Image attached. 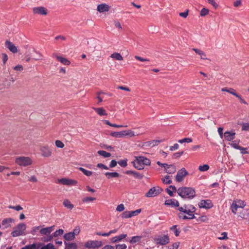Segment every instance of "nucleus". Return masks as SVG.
<instances>
[{
  "mask_svg": "<svg viewBox=\"0 0 249 249\" xmlns=\"http://www.w3.org/2000/svg\"><path fill=\"white\" fill-rule=\"evenodd\" d=\"M178 194L184 199H192L196 196V191L192 187H181L178 188Z\"/></svg>",
  "mask_w": 249,
  "mask_h": 249,
  "instance_id": "obj_1",
  "label": "nucleus"
},
{
  "mask_svg": "<svg viewBox=\"0 0 249 249\" xmlns=\"http://www.w3.org/2000/svg\"><path fill=\"white\" fill-rule=\"evenodd\" d=\"M150 163L149 159L142 156L136 157V160L132 161L135 168L138 170L143 169L144 165H149Z\"/></svg>",
  "mask_w": 249,
  "mask_h": 249,
  "instance_id": "obj_2",
  "label": "nucleus"
},
{
  "mask_svg": "<svg viewBox=\"0 0 249 249\" xmlns=\"http://www.w3.org/2000/svg\"><path fill=\"white\" fill-rule=\"evenodd\" d=\"M140 134L137 133L135 134V132L131 130H125L121 132H110V135L112 137H115V138H123L125 136H130V137H133L135 136H138Z\"/></svg>",
  "mask_w": 249,
  "mask_h": 249,
  "instance_id": "obj_3",
  "label": "nucleus"
},
{
  "mask_svg": "<svg viewBox=\"0 0 249 249\" xmlns=\"http://www.w3.org/2000/svg\"><path fill=\"white\" fill-rule=\"evenodd\" d=\"M26 226L24 223L18 224L14 228L13 231L11 232L13 237H17L25 234Z\"/></svg>",
  "mask_w": 249,
  "mask_h": 249,
  "instance_id": "obj_4",
  "label": "nucleus"
},
{
  "mask_svg": "<svg viewBox=\"0 0 249 249\" xmlns=\"http://www.w3.org/2000/svg\"><path fill=\"white\" fill-rule=\"evenodd\" d=\"M15 162L20 166H27L32 164L33 161L28 157L20 156L16 158Z\"/></svg>",
  "mask_w": 249,
  "mask_h": 249,
  "instance_id": "obj_5",
  "label": "nucleus"
},
{
  "mask_svg": "<svg viewBox=\"0 0 249 249\" xmlns=\"http://www.w3.org/2000/svg\"><path fill=\"white\" fill-rule=\"evenodd\" d=\"M246 206V203L245 201L241 199H236L233 200L231 207V209L232 212L236 214L237 211V208H243Z\"/></svg>",
  "mask_w": 249,
  "mask_h": 249,
  "instance_id": "obj_6",
  "label": "nucleus"
},
{
  "mask_svg": "<svg viewBox=\"0 0 249 249\" xmlns=\"http://www.w3.org/2000/svg\"><path fill=\"white\" fill-rule=\"evenodd\" d=\"M162 191V189L159 186L154 187L149 189L145 196L148 197H154L160 194Z\"/></svg>",
  "mask_w": 249,
  "mask_h": 249,
  "instance_id": "obj_7",
  "label": "nucleus"
},
{
  "mask_svg": "<svg viewBox=\"0 0 249 249\" xmlns=\"http://www.w3.org/2000/svg\"><path fill=\"white\" fill-rule=\"evenodd\" d=\"M103 244L101 241L89 240L85 244V247L88 249H95L101 247Z\"/></svg>",
  "mask_w": 249,
  "mask_h": 249,
  "instance_id": "obj_8",
  "label": "nucleus"
},
{
  "mask_svg": "<svg viewBox=\"0 0 249 249\" xmlns=\"http://www.w3.org/2000/svg\"><path fill=\"white\" fill-rule=\"evenodd\" d=\"M178 210L183 213H194L195 212L196 209L194 206L192 205L185 204L183 207H179Z\"/></svg>",
  "mask_w": 249,
  "mask_h": 249,
  "instance_id": "obj_9",
  "label": "nucleus"
},
{
  "mask_svg": "<svg viewBox=\"0 0 249 249\" xmlns=\"http://www.w3.org/2000/svg\"><path fill=\"white\" fill-rule=\"evenodd\" d=\"M155 243L157 245H165L169 243L170 239L167 235L163 236H159L154 239Z\"/></svg>",
  "mask_w": 249,
  "mask_h": 249,
  "instance_id": "obj_10",
  "label": "nucleus"
},
{
  "mask_svg": "<svg viewBox=\"0 0 249 249\" xmlns=\"http://www.w3.org/2000/svg\"><path fill=\"white\" fill-rule=\"evenodd\" d=\"M188 174V172L184 168L179 170L176 176V180L177 182H180L182 181L184 177Z\"/></svg>",
  "mask_w": 249,
  "mask_h": 249,
  "instance_id": "obj_11",
  "label": "nucleus"
},
{
  "mask_svg": "<svg viewBox=\"0 0 249 249\" xmlns=\"http://www.w3.org/2000/svg\"><path fill=\"white\" fill-rule=\"evenodd\" d=\"M57 183L66 185H75L77 183V181L75 180L71 179L62 178L61 179H58L57 180Z\"/></svg>",
  "mask_w": 249,
  "mask_h": 249,
  "instance_id": "obj_12",
  "label": "nucleus"
},
{
  "mask_svg": "<svg viewBox=\"0 0 249 249\" xmlns=\"http://www.w3.org/2000/svg\"><path fill=\"white\" fill-rule=\"evenodd\" d=\"M33 12L34 14L46 16L47 15L48 11L47 8L39 6L34 8L33 9Z\"/></svg>",
  "mask_w": 249,
  "mask_h": 249,
  "instance_id": "obj_13",
  "label": "nucleus"
},
{
  "mask_svg": "<svg viewBox=\"0 0 249 249\" xmlns=\"http://www.w3.org/2000/svg\"><path fill=\"white\" fill-rule=\"evenodd\" d=\"M198 206L199 208H205L206 209H210L213 207L212 201L209 199L201 200L199 202Z\"/></svg>",
  "mask_w": 249,
  "mask_h": 249,
  "instance_id": "obj_14",
  "label": "nucleus"
},
{
  "mask_svg": "<svg viewBox=\"0 0 249 249\" xmlns=\"http://www.w3.org/2000/svg\"><path fill=\"white\" fill-rule=\"evenodd\" d=\"M40 150L42 152V156L44 157H49L52 154L51 149L47 145L41 146Z\"/></svg>",
  "mask_w": 249,
  "mask_h": 249,
  "instance_id": "obj_15",
  "label": "nucleus"
},
{
  "mask_svg": "<svg viewBox=\"0 0 249 249\" xmlns=\"http://www.w3.org/2000/svg\"><path fill=\"white\" fill-rule=\"evenodd\" d=\"M14 222V220L12 218H7L4 219L0 225V228L5 229L11 227V224Z\"/></svg>",
  "mask_w": 249,
  "mask_h": 249,
  "instance_id": "obj_16",
  "label": "nucleus"
},
{
  "mask_svg": "<svg viewBox=\"0 0 249 249\" xmlns=\"http://www.w3.org/2000/svg\"><path fill=\"white\" fill-rule=\"evenodd\" d=\"M52 57L56 58L58 61H59L61 63H62L63 65L68 66L71 64L70 61L68 60L67 59L58 55L56 53H53Z\"/></svg>",
  "mask_w": 249,
  "mask_h": 249,
  "instance_id": "obj_17",
  "label": "nucleus"
},
{
  "mask_svg": "<svg viewBox=\"0 0 249 249\" xmlns=\"http://www.w3.org/2000/svg\"><path fill=\"white\" fill-rule=\"evenodd\" d=\"M5 47L8 48L13 53L18 52V49L16 46L11 42L7 40L5 42Z\"/></svg>",
  "mask_w": 249,
  "mask_h": 249,
  "instance_id": "obj_18",
  "label": "nucleus"
},
{
  "mask_svg": "<svg viewBox=\"0 0 249 249\" xmlns=\"http://www.w3.org/2000/svg\"><path fill=\"white\" fill-rule=\"evenodd\" d=\"M97 11L100 13L107 12L109 11V5L105 3L99 4L97 7Z\"/></svg>",
  "mask_w": 249,
  "mask_h": 249,
  "instance_id": "obj_19",
  "label": "nucleus"
},
{
  "mask_svg": "<svg viewBox=\"0 0 249 249\" xmlns=\"http://www.w3.org/2000/svg\"><path fill=\"white\" fill-rule=\"evenodd\" d=\"M235 133L231 131H226L224 133V137L228 141H231L235 138Z\"/></svg>",
  "mask_w": 249,
  "mask_h": 249,
  "instance_id": "obj_20",
  "label": "nucleus"
},
{
  "mask_svg": "<svg viewBox=\"0 0 249 249\" xmlns=\"http://www.w3.org/2000/svg\"><path fill=\"white\" fill-rule=\"evenodd\" d=\"M164 171L167 174H172L176 172V168L174 164H168Z\"/></svg>",
  "mask_w": 249,
  "mask_h": 249,
  "instance_id": "obj_21",
  "label": "nucleus"
},
{
  "mask_svg": "<svg viewBox=\"0 0 249 249\" xmlns=\"http://www.w3.org/2000/svg\"><path fill=\"white\" fill-rule=\"evenodd\" d=\"M53 226L41 229L40 230V233L42 235H49L53 231Z\"/></svg>",
  "mask_w": 249,
  "mask_h": 249,
  "instance_id": "obj_22",
  "label": "nucleus"
},
{
  "mask_svg": "<svg viewBox=\"0 0 249 249\" xmlns=\"http://www.w3.org/2000/svg\"><path fill=\"white\" fill-rule=\"evenodd\" d=\"M126 236V234H122L118 236L112 237L110 240L112 243H116L121 241L122 239L125 238Z\"/></svg>",
  "mask_w": 249,
  "mask_h": 249,
  "instance_id": "obj_23",
  "label": "nucleus"
},
{
  "mask_svg": "<svg viewBox=\"0 0 249 249\" xmlns=\"http://www.w3.org/2000/svg\"><path fill=\"white\" fill-rule=\"evenodd\" d=\"M110 57L116 59L117 60L121 61L123 60V56L121 55L120 53H114L111 54Z\"/></svg>",
  "mask_w": 249,
  "mask_h": 249,
  "instance_id": "obj_24",
  "label": "nucleus"
},
{
  "mask_svg": "<svg viewBox=\"0 0 249 249\" xmlns=\"http://www.w3.org/2000/svg\"><path fill=\"white\" fill-rule=\"evenodd\" d=\"M63 204L65 207L70 210L72 209L74 207L73 205L68 199L64 200Z\"/></svg>",
  "mask_w": 249,
  "mask_h": 249,
  "instance_id": "obj_25",
  "label": "nucleus"
},
{
  "mask_svg": "<svg viewBox=\"0 0 249 249\" xmlns=\"http://www.w3.org/2000/svg\"><path fill=\"white\" fill-rule=\"evenodd\" d=\"M94 110L100 116L107 115L106 110L103 108H93Z\"/></svg>",
  "mask_w": 249,
  "mask_h": 249,
  "instance_id": "obj_26",
  "label": "nucleus"
},
{
  "mask_svg": "<svg viewBox=\"0 0 249 249\" xmlns=\"http://www.w3.org/2000/svg\"><path fill=\"white\" fill-rule=\"evenodd\" d=\"M66 246L65 249H76L77 245L74 243H67L65 242Z\"/></svg>",
  "mask_w": 249,
  "mask_h": 249,
  "instance_id": "obj_27",
  "label": "nucleus"
},
{
  "mask_svg": "<svg viewBox=\"0 0 249 249\" xmlns=\"http://www.w3.org/2000/svg\"><path fill=\"white\" fill-rule=\"evenodd\" d=\"M64 237V238L67 241L72 240L75 237L73 233H72V232L65 234Z\"/></svg>",
  "mask_w": 249,
  "mask_h": 249,
  "instance_id": "obj_28",
  "label": "nucleus"
},
{
  "mask_svg": "<svg viewBox=\"0 0 249 249\" xmlns=\"http://www.w3.org/2000/svg\"><path fill=\"white\" fill-rule=\"evenodd\" d=\"M177 225H174L170 228V230L175 233L176 236H179L180 232V231L177 229Z\"/></svg>",
  "mask_w": 249,
  "mask_h": 249,
  "instance_id": "obj_29",
  "label": "nucleus"
},
{
  "mask_svg": "<svg viewBox=\"0 0 249 249\" xmlns=\"http://www.w3.org/2000/svg\"><path fill=\"white\" fill-rule=\"evenodd\" d=\"M79 170L81 171L85 175L89 177L92 175V172L90 171L87 170L84 168L80 167Z\"/></svg>",
  "mask_w": 249,
  "mask_h": 249,
  "instance_id": "obj_30",
  "label": "nucleus"
},
{
  "mask_svg": "<svg viewBox=\"0 0 249 249\" xmlns=\"http://www.w3.org/2000/svg\"><path fill=\"white\" fill-rule=\"evenodd\" d=\"M170 177L168 175L165 176V177L162 178L161 180L163 183L165 184H170L172 183V180L170 179Z\"/></svg>",
  "mask_w": 249,
  "mask_h": 249,
  "instance_id": "obj_31",
  "label": "nucleus"
},
{
  "mask_svg": "<svg viewBox=\"0 0 249 249\" xmlns=\"http://www.w3.org/2000/svg\"><path fill=\"white\" fill-rule=\"evenodd\" d=\"M141 239V236H135L132 237L131 239L129 241V242L133 244L138 242Z\"/></svg>",
  "mask_w": 249,
  "mask_h": 249,
  "instance_id": "obj_32",
  "label": "nucleus"
},
{
  "mask_svg": "<svg viewBox=\"0 0 249 249\" xmlns=\"http://www.w3.org/2000/svg\"><path fill=\"white\" fill-rule=\"evenodd\" d=\"M231 147H233L235 149H238V150H245L244 149V147L239 146L237 144V143L236 142V141H233L231 143Z\"/></svg>",
  "mask_w": 249,
  "mask_h": 249,
  "instance_id": "obj_33",
  "label": "nucleus"
},
{
  "mask_svg": "<svg viewBox=\"0 0 249 249\" xmlns=\"http://www.w3.org/2000/svg\"><path fill=\"white\" fill-rule=\"evenodd\" d=\"M209 169V166L208 164H204L200 165L198 167V169L201 172H204L208 170Z\"/></svg>",
  "mask_w": 249,
  "mask_h": 249,
  "instance_id": "obj_34",
  "label": "nucleus"
},
{
  "mask_svg": "<svg viewBox=\"0 0 249 249\" xmlns=\"http://www.w3.org/2000/svg\"><path fill=\"white\" fill-rule=\"evenodd\" d=\"M193 140L190 138H185L184 139L178 140V142L180 143H183V142L190 143L192 142Z\"/></svg>",
  "mask_w": 249,
  "mask_h": 249,
  "instance_id": "obj_35",
  "label": "nucleus"
},
{
  "mask_svg": "<svg viewBox=\"0 0 249 249\" xmlns=\"http://www.w3.org/2000/svg\"><path fill=\"white\" fill-rule=\"evenodd\" d=\"M164 204L165 205L170 206L172 207H174V199H167L165 201Z\"/></svg>",
  "mask_w": 249,
  "mask_h": 249,
  "instance_id": "obj_36",
  "label": "nucleus"
},
{
  "mask_svg": "<svg viewBox=\"0 0 249 249\" xmlns=\"http://www.w3.org/2000/svg\"><path fill=\"white\" fill-rule=\"evenodd\" d=\"M113 24L114 26L118 29V31H120L123 29V28L121 26V24L120 22L117 20H114L113 22Z\"/></svg>",
  "mask_w": 249,
  "mask_h": 249,
  "instance_id": "obj_37",
  "label": "nucleus"
},
{
  "mask_svg": "<svg viewBox=\"0 0 249 249\" xmlns=\"http://www.w3.org/2000/svg\"><path fill=\"white\" fill-rule=\"evenodd\" d=\"M95 200V198L92 197H86L82 199V201L84 203H88L90 201H93Z\"/></svg>",
  "mask_w": 249,
  "mask_h": 249,
  "instance_id": "obj_38",
  "label": "nucleus"
},
{
  "mask_svg": "<svg viewBox=\"0 0 249 249\" xmlns=\"http://www.w3.org/2000/svg\"><path fill=\"white\" fill-rule=\"evenodd\" d=\"M209 10L208 9L203 8L200 11V15L201 16L204 17L208 15L209 14Z\"/></svg>",
  "mask_w": 249,
  "mask_h": 249,
  "instance_id": "obj_39",
  "label": "nucleus"
},
{
  "mask_svg": "<svg viewBox=\"0 0 249 249\" xmlns=\"http://www.w3.org/2000/svg\"><path fill=\"white\" fill-rule=\"evenodd\" d=\"M127 159H124L118 162V163L122 167H125L127 166Z\"/></svg>",
  "mask_w": 249,
  "mask_h": 249,
  "instance_id": "obj_40",
  "label": "nucleus"
},
{
  "mask_svg": "<svg viewBox=\"0 0 249 249\" xmlns=\"http://www.w3.org/2000/svg\"><path fill=\"white\" fill-rule=\"evenodd\" d=\"M141 209H137L135 211H130L131 217L133 216H136V215H138L141 213Z\"/></svg>",
  "mask_w": 249,
  "mask_h": 249,
  "instance_id": "obj_41",
  "label": "nucleus"
},
{
  "mask_svg": "<svg viewBox=\"0 0 249 249\" xmlns=\"http://www.w3.org/2000/svg\"><path fill=\"white\" fill-rule=\"evenodd\" d=\"M122 217L123 218H128L131 217L130 211H125L122 214Z\"/></svg>",
  "mask_w": 249,
  "mask_h": 249,
  "instance_id": "obj_42",
  "label": "nucleus"
},
{
  "mask_svg": "<svg viewBox=\"0 0 249 249\" xmlns=\"http://www.w3.org/2000/svg\"><path fill=\"white\" fill-rule=\"evenodd\" d=\"M55 144L58 148H62L64 147V144L60 140L55 141Z\"/></svg>",
  "mask_w": 249,
  "mask_h": 249,
  "instance_id": "obj_43",
  "label": "nucleus"
},
{
  "mask_svg": "<svg viewBox=\"0 0 249 249\" xmlns=\"http://www.w3.org/2000/svg\"><path fill=\"white\" fill-rule=\"evenodd\" d=\"M98 153L100 155L102 156L105 158L109 157V153H107L106 151H104V150H99L98 151Z\"/></svg>",
  "mask_w": 249,
  "mask_h": 249,
  "instance_id": "obj_44",
  "label": "nucleus"
},
{
  "mask_svg": "<svg viewBox=\"0 0 249 249\" xmlns=\"http://www.w3.org/2000/svg\"><path fill=\"white\" fill-rule=\"evenodd\" d=\"M1 57L2 60V62L3 63V65H5L8 59L7 55L6 53H2L1 54Z\"/></svg>",
  "mask_w": 249,
  "mask_h": 249,
  "instance_id": "obj_45",
  "label": "nucleus"
},
{
  "mask_svg": "<svg viewBox=\"0 0 249 249\" xmlns=\"http://www.w3.org/2000/svg\"><path fill=\"white\" fill-rule=\"evenodd\" d=\"M64 233V231L62 229H59L58 230H56L54 233H53V236L54 237H57L59 235H62Z\"/></svg>",
  "mask_w": 249,
  "mask_h": 249,
  "instance_id": "obj_46",
  "label": "nucleus"
},
{
  "mask_svg": "<svg viewBox=\"0 0 249 249\" xmlns=\"http://www.w3.org/2000/svg\"><path fill=\"white\" fill-rule=\"evenodd\" d=\"M8 208L9 209H12L16 210L17 211H19L23 209L22 207L21 206H20V205H17L16 206H13L10 205V206H8Z\"/></svg>",
  "mask_w": 249,
  "mask_h": 249,
  "instance_id": "obj_47",
  "label": "nucleus"
},
{
  "mask_svg": "<svg viewBox=\"0 0 249 249\" xmlns=\"http://www.w3.org/2000/svg\"><path fill=\"white\" fill-rule=\"evenodd\" d=\"M13 70L16 71H21L23 70V67L21 65H18L13 67Z\"/></svg>",
  "mask_w": 249,
  "mask_h": 249,
  "instance_id": "obj_48",
  "label": "nucleus"
},
{
  "mask_svg": "<svg viewBox=\"0 0 249 249\" xmlns=\"http://www.w3.org/2000/svg\"><path fill=\"white\" fill-rule=\"evenodd\" d=\"M36 248V245L35 244H33L32 245H27L21 249H35Z\"/></svg>",
  "mask_w": 249,
  "mask_h": 249,
  "instance_id": "obj_49",
  "label": "nucleus"
},
{
  "mask_svg": "<svg viewBox=\"0 0 249 249\" xmlns=\"http://www.w3.org/2000/svg\"><path fill=\"white\" fill-rule=\"evenodd\" d=\"M242 130L243 131L249 130V123H244L242 124Z\"/></svg>",
  "mask_w": 249,
  "mask_h": 249,
  "instance_id": "obj_50",
  "label": "nucleus"
},
{
  "mask_svg": "<svg viewBox=\"0 0 249 249\" xmlns=\"http://www.w3.org/2000/svg\"><path fill=\"white\" fill-rule=\"evenodd\" d=\"M105 95V93L103 92L99 93L98 95L97 96V98L99 100L98 103L101 102L103 101L104 98V95Z\"/></svg>",
  "mask_w": 249,
  "mask_h": 249,
  "instance_id": "obj_51",
  "label": "nucleus"
},
{
  "mask_svg": "<svg viewBox=\"0 0 249 249\" xmlns=\"http://www.w3.org/2000/svg\"><path fill=\"white\" fill-rule=\"evenodd\" d=\"M127 248V246L125 244H118L116 245V249H126Z\"/></svg>",
  "mask_w": 249,
  "mask_h": 249,
  "instance_id": "obj_52",
  "label": "nucleus"
},
{
  "mask_svg": "<svg viewBox=\"0 0 249 249\" xmlns=\"http://www.w3.org/2000/svg\"><path fill=\"white\" fill-rule=\"evenodd\" d=\"M235 97L239 99L241 103L245 105H248L247 102L244 99L242 98L240 95L237 94Z\"/></svg>",
  "mask_w": 249,
  "mask_h": 249,
  "instance_id": "obj_53",
  "label": "nucleus"
},
{
  "mask_svg": "<svg viewBox=\"0 0 249 249\" xmlns=\"http://www.w3.org/2000/svg\"><path fill=\"white\" fill-rule=\"evenodd\" d=\"M208 2L212 4L215 9L218 7V4L214 0H208Z\"/></svg>",
  "mask_w": 249,
  "mask_h": 249,
  "instance_id": "obj_54",
  "label": "nucleus"
},
{
  "mask_svg": "<svg viewBox=\"0 0 249 249\" xmlns=\"http://www.w3.org/2000/svg\"><path fill=\"white\" fill-rule=\"evenodd\" d=\"M133 176L136 178L139 179H142L143 176L142 174H140L139 172H135Z\"/></svg>",
  "mask_w": 249,
  "mask_h": 249,
  "instance_id": "obj_55",
  "label": "nucleus"
},
{
  "mask_svg": "<svg viewBox=\"0 0 249 249\" xmlns=\"http://www.w3.org/2000/svg\"><path fill=\"white\" fill-rule=\"evenodd\" d=\"M188 13H189V10H186L184 12L180 13L179 15L180 17H183L184 18H186L188 15Z\"/></svg>",
  "mask_w": 249,
  "mask_h": 249,
  "instance_id": "obj_56",
  "label": "nucleus"
},
{
  "mask_svg": "<svg viewBox=\"0 0 249 249\" xmlns=\"http://www.w3.org/2000/svg\"><path fill=\"white\" fill-rule=\"evenodd\" d=\"M221 235H223V236L222 237H218V239L221 240H226V239H227L228 238V237H227V232H223L222 233Z\"/></svg>",
  "mask_w": 249,
  "mask_h": 249,
  "instance_id": "obj_57",
  "label": "nucleus"
},
{
  "mask_svg": "<svg viewBox=\"0 0 249 249\" xmlns=\"http://www.w3.org/2000/svg\"><path fill=\"white\" fill-rule=\"evenodd\" d=\"M135 58L136 59L139 60L140 61H142V62L149 61L148 59L142 58V57H141L139 56H137V55L135 56Z\"/></svg>",
  "mask_w": 249,
  "mask_h": 249,
  "instance_id": "obj_58",
  "label": "nucleus"
},
{
  "mask_svg": "<svg viewBox=\"0 0 249 249\" xmlns=\"http://www.w3.org/2000/svg\"><path fill=\"white\" fill-rule=\"evenodd\" d=\"M124 209V204H121L119 205L116 208V210L118 212H122Z\"/></svg>",
  "mask_w": 249,
  "mask_h": 249,
  "instance_id": "obj_59",
  "label": "nucleus"
},
{
  "mask_svg": "<svg viewBox=\"0 0 249 249\" xmlns=\"http://www.w3.org/2000/svg\"><path fill=\"white\" fill-rule=\"evenodd\" d=\"M228 92L230 93V94H232L233 95H234L235 96H236V95L238 94L236 92V90L232 88L229 89V91H228Z\"/></svg>",
  "mask_w": 249,
  "mask_h": 249,
  "instance_id": "obj_60",
  "label": "nucleus"
},
{
  "mask_svg": "<svg viewBox=\"0 0 249 249\" xmlns=\"http://www.w3.org/2000/svg\"><path fill=\"white\" fill-rule=\"evenodd\" d=\"M97 167L99 168H101L102 169L107 170L108 169V167L106 165H105L104 164H103L102 163H98L97 165Z\"/></svg>",
  "mask_w": 249,
  "mask_h": 249,
  "instance_id": "obj_61",
  "label": "nucleus"
},
{
  "mask_svg": "<svg viewBox=\"0 0 249 249\" xmlns=\"http://www.w3.org/2000/svg\"><path fill=\"white\" fill-rule=\"evenodd\" d=\"M179 145L178 143H175L173 146H170V150L171 151H174L178 148Z\"/></svg>",
  "mask_w": 249,
  "mask_h": 249,
  "instance_id": "obj_62",
  "label": "nucleus"
},
{
  "mask_svg": "<svg viewBox=\"0 0 249 249\" xmlns=\"http://www.w3.org/2000/svg\"><path fill=\"white\" fill-rule=\"evenodd\" d=\"M183 154V151L175 153L173 154L174 158H177L180 157Z\"/></svg>",
  "mask_w": 249,
  "mask_h": 249,
  "instance_id": "obj_63",
  "label": "nucleus"
},
{
  "mask_svg": "<svg viewBox=\"0 0 249 249\" xmlns=\"http://www.w3.org/2000/svg\"><path fill=\"white\" fill-rule=\"evenodd\" d=\"M118 162H117L115 160H113L111 161L110 163V168L114 167L117 165Z\"/></svg>",
  "mask_w": 249,
  "mask_h": 249,
  "instance_id": "obj_64",
  "label": "nucleus"
}]
</instances>
